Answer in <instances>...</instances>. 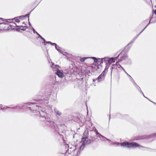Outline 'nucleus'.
<instances>
[{"label":"nucleus","instance_id":"a19ab883","mask_svg":"<svg viewBox=\"0 0 156 156\" xmlns=\"http://www.w3.org/2000/svg\"><path fill=\"white\" fill-rule=\"evenodd\" d=\"M104 138V139H106L107 140H108V141H109V140H109L108 139H107V138H106V137H105V138Z\"/></svg>","mask_w":156,"mask_h":156},{"label":"nucleus","instance_id":"f3484780","mask_svg":"<svg viewBox=\"0 0 156 156\" xmlns=\"http://www.w3.org/2000/svg\"><path fill=\"white\" fill-rule=\"evenodd\" d=\"M94 131L95 132L96 134L97 135H99V136H98V137H99L100 138V136H101V137H102L103 138H105V137L104 136H103L102 135H101V134H100L98 132V130L96 129H95V130H94Z\"/></svg>","mask_w":156,"mask_h":156},{"label":"nucleus","instance_id":"c9c22d12","mask_svg":"<svg viewBox=\"0 0 156 156\" xmlns=\"http://www.w3.org/2000/svg\"><path fill=\"white\" fill-rule=\"evenodd\" d=\"M46 42L47 43L50 44L51 45H52V44L53 43L50 41H47V42Z\"/></svg>","mask_w":156,"mask_h":156},{"label":"nucleus","instance_id":"aec40b11","mask_svg":"<svg viewBox=\"0 0 156 156\" xmlns=\"http://www.w3.org/2000/svg\"><path fill=\"white\" fill-rule=\"evenodd\" d=\"M8 108H10V107L6 106L3 107V106L2 105H0V109H6Z\"/></svg>","mask_w":156,"mask_h":156},{"label":"nucleus","instance_id":"4be33fe9","mask_svg":"<svg viewBox=\"0 0 156 156\" xmlns=\"http://www.w3.org/2000/svg\"><path fill=\"white\" fill-rule=\"evenodd\" d=\"M150 21L151 20H150L149 21V23L147 25V26L145 27L143 29V30L141 31L140 33L136 37V38L138 37V36L141 34V33L145 29V28L148 26V25H149V24L150 23Z\"/></svg>","mask_w":156,"mask_h":156},{"label":"nucleus","instance_id":"4c0bfd02","mask_svg":"<svg viewBox=\"0 0 156 156\" xmlns=\"http://www.w3.org/2000/svg\"><path fill=\"white\" fill-rule=\"evenodd\" d=\"M4 30V28L3 27L0 28V32L1 31V30Z\"/></svg>","mask_w":156,"mask_h":156},{"label":"nucleus","instance_id":"20e7f679","mask_svg":"<svg viewBox=\"0 0 156 156\" xmlns=\"http://www.w3.org/2000/svg\"><path fill=\"white\" fill-rule=\"evenodd\" d=\"M118 57H119V58L117 61V63H119L124 60H125L128 58L127 54L123 52H121L119 55Z\"/></svg>","mask_w":156,"mask_h":156},{"label":"nucleus","instance_id":"72a5a7b5","mask_svg":"<svg viewBox=\"0 0 156 156\" xmlns=\"http://www.w3.org/2000/svg\"><path fill=\"white\" fill-rule=\"evenodd\" d=\"M113 58H114L115 60V61L116 60H117L118 58V59L119 58V57H118V55L116 57H113Z\"/></svg>","mask_w":156,"mask_h":156},{"label":"nucleus","instance_id":"f8f14e48","mask_svg":"<svg viewBox=\"0 0 156 156\" xmlns=\"http://www.w3.org/2000/svg\"><path fill=\"white\" fill-rule=\"evenodd\" d=\"M66 148H68V151H69L70 152H71V151H73L75 149H74V148H75V147H73V150H72V147H69V146L68 144H66Z\"/></svg>","mask_w":156,"mask_h":156},{"label":"nucleus","instance_id":"2f4dec72","mask_svg":"<svg viewBox=\"0 0 156 156\" xmlns=\"http://www.w3.org/2000/svg\"><path fill=\"white\" fill-rule=\"evenodd\" d=\"M133 84L135 86V87L137 85L136 84V83H135V82H134V81L133 82H132Z\"/></svg>","mask_w":156,"mask_h":156},{"label":"nucleus","instance_id":"cd10ccee","mask_svg":"<svg viewBox=\"0 0 156 156\" xmlns=\"http://www.w3.org/2000/svg\"><path fill=\"white\" fill-rule=\"evenodd\" d=\"M122 70L124 71V72L127 74V75L129 76V78L130 76H131L129 75L125 71L124 69L123 68H122Z\"/></svg>","mask_w":156,"mask_h":156},{"label":"nucleus","instance_id":"79ce46f5","mask_svg":"<svg viewBox=\"0 0 156 156\" xmlns=\"http://www.w3.org/2000/svg\"><path fill=\"white\" fill-rule=\"evenodd\" d=\"M151 101V102H152V103H153L154 104H156V103H155V102H153V101Z\"/></svg>","mask_w":156,"mask_h":156},{"label":"nucleus","instance_id":"f257e3e1","mask_svg":"<svg viewBox=\"0 0 156 156\" xmlns=\"http://www.w3.org/2000/svg\"><path fill=\"white\" fill-rule=\"evenodd\" d=\"M114 144L121 145V146L123 147H126L128 148H135L137 147H143L138 144L135 142H124L120 144L118 142H115L114 143Z\"/></svg>","mask_w":156,"mask_h":156},{"label":"nucleus","instance_id":"58836bf2","mask_svg":"<svg viewBox=\"0 0 156 156\" xmlns=\"http://www.w3.org/2000/svg\"><path fill=\"white\" fill-rule=\"evenodd\" d=\"M25 16H19L18 17H19L20 18H21L24 17Z\"/></svg>","mask_w":156,"mask_h":156},{"label":"nucleus","instance_id":"9b49d317","mask_svg":"<svg viewBox=\"0 0 156 156\" xmlns=\"http://www.w3.org/2000/svg\"><path fill=\"white\" fill-rule=\"evenodd\" d=\"M119 63H117V62H116V63L112 65V67L111 68V74H112V73L114 69H117V64Z\"/></svg>","mask_w":156,"mask_h":156},{"label":"nucleus","instance_id":"7c9ffc66","mask_svg":"<svg viewBox=\"0 0 156 156\" xmlns=\"http://www.w3.org/2000/svg\"><path fill=\"white\" fill-rule=\"evenodd\" d=\"M129 78V79H130V81L132 82L134 81V80H133V78L131 76H130V77Z\"/></svg>","mask_w":156,"mask_h":156},{"label":"nucleus","instance_id":"c03bdc74","mask_svg":"<svg viewBox=\"0 0 156 156\" xmlns=\"http://www.w3.org/2000/svg\"><path fill=\"white\" fill-rule=\"evenodd\" d=\"M154 14L156 15V9L154 11Z\"/></svg>","mask_w":156,"mask_h":156},{"label":"nucleus","instance_id":"c756f323","mask_svg":"<svg viewBox=\"0 0 156 156\" xmlns=\"http://www.w3.org/2000/svg\"><path fill=\"white\" fill-rule=\"evenodd\" d=\"M136 87V88L138 90H140V87L138 85H137L135 87Z\"/></svg>","mask_w":156,"mask_h":156},{"label":"nucleus","instance_id":"393cba45","mask_svg":"<svg viewBox=\"0 0 156 156\" xmlns=\"http://www.w3.org/2000/svg\"><path fill=\"white\" fill-rule=\"evenodd\" d=\"M50 124L51 126H55V124L54 121H51L50 122Z\"/></svg>","mask_w":156,"mask_h":156},{"label":"nucleus","instance_id":"412c9836","mask_svg":"<svg viewBox=\"0 0 156 156\" xmlns=\"http://www.w3.org/2000/svg\"><path fill=\"white\" fill-rule=\"evenodd\" d=\"M150 21L151 20H150L149 21V23L147 25V26L145 27L143 29V30L141 31L140 33L136 37V38L138 37V36L141 34V33L145 29V28L148 26V25H149V24L150 23Z\"/></svg>","mask_w":156,"mask_h":156},{"label":"nucleus","instance_id":"dca6fc26","mask_svg":"<svg viewBox=\"0 0 156 156\" xmlns=\"http://www.w3.org/2000/svg\"><path fill=\"white\" fill-rule=\"evenodd\" d=\"M54 110L55 113L57 115L60 116L62 115V113L61 112L58 111L55 109H54Z\"/></svg>","mask_w":156,"mask_h":156},{"label":"nucleus","instance_id":"49530a36","mask_svg":"<svg viewBox=\"0 0 156 156\" xmlns=\"http://www.w3.org/2000/svg\"><path fill=\"white\" fill-rule=\"evenodd\" d=\"M96 80H97V79H96V80H93V81L94 82V81H95Z\"/></svg>","mask_w":156,"mask_h":156},{"label":"nucleus","instance_id":"f704fd0d","mask_svg":"<svg viewBox=\"0 0 156 156\" xmlns=\"http://www.w3.org/2000/svg\"><path fill=\"white\" fill-rule=\"evenodd\" d=\"M40 38L43 41L44 43L46 42L45 40L42 37H41Z\"/></svg>","mask_w":156,"mask_h":156},{"label":"nucleus","instance_id":"6ab92c4d","mask_svg":"<svg viewBox=\"0 0 156 156\" xmlns=\"http://www.w3.org/2000/svg\"><path fill=\"white\" fill-rule=\"evenodd\" d=\"M89 58V57L81 58H80V61L81 62H84L85 60Z\"/></svg>","mask_w":156,"mask_h":156},{"label":"nucleus","instance_id":"f03ea898","mask_svg":"<svg viewBox=\"0 0 156 156\" xmlns=\"http://www.w3.org/2000/svg\"><path fill=\"white\" fill-rule=\"evenodd\" d=\"M88 133L87 131H85L83 133V136L82 139V144L80 146V150H82L83 149L85 145L89 144L90 143V140L88 139Z\"/></svg>","mask_w":156,"mask_h":156},{"label":"nucleus","instance_id":"ddd939ff","mask_svg":"<svg viewBox=\"0 0 156 156\" xmlns=\"http://www.w3.org/2000/svg\"><path fill=\"white\" fill-rule=\"evenodd\" d=\"M115 62V60L113 58H109L108 60V66L110 65L112 63H114Z\"/></svg>","mask_w":156,"mask_h":156},{"label":"nucleus","instance_id":"423d86ee","mask_svg":"<svg viewBox=\"0 0 156 156\" xmlns=\"http://www.w3.org/2000/svg\"><path fill=\"white\" fill-rule=\"evenodd\" d=\"M14 19H4L2 18H0V26L4 24H7L8 23H11L12 22Z\"/></svg>","mask_w":156,"mask_h":156},{"label":"nucleus","instance_id":"ea45409f","mask_svg":"<svg viewBox=\"0 0 156 156\" xmlns=\"http://www.w3.org/2000/svg\"><path fill=\"white\" fill-rule=\"evenodd\" d=\"M20 29L22 30H26V28H25V29H24V28H23V29H21V28Z\"/></svg>","mask_w":156,"mask_h":156},{"label":"nucleus","instance_id":"473e14b6","mask_svg":"<svg viewBox=\"0 0 156 156\" xmlns=\"http://www.w3.org/2000/svg\"><path fill=\"white\" fill-rule=\"evenodd\" d=\"M10 26L16 27L17 26L15 23H13L12 25H10Z\"/></svg>","mask_w":156,"mask_h":156},{"label":"nucleus","instance_id":"4468645a","mask_svg":"<svg viewBox=\"0 0 156 156\" xmlns=\"http://www.w3.org/2000/svg\"><path fill=\"white\" fill-rule=\"evenodd\" d=\"M44 113H45V114H42V116L43 115H45V116H43V117H41V118H42V119H41L42 120H44V119H46V120L48 122H50V121H51V120L50 119V118H47L46 119L45 118V115H46V113L44 112Z\"/></svg>","mask_w":156,"mask_h":156},{"label":"nucleus","instance_id":"9d476101","mask_svg":"<svg viewBox=\"0 0 156 156\" xmlns=\"http://www.w3.org/2000/svg\"><path fill=\"white\" fill-rule=\"evenodd\" d=\"M56 74L58 77L61 78H63L64 76V75L62 73V71L59 69H58L56 71Z\"/></svg>","mask_w":156,"mask_h":156},{"label":"nucleus","instance_id":"a211bd4d","mask_svg":"<svg viewBox=\"0 0 156 156\" xmlns=\"http://www.w3.org/2000/svg\"><path fill=\"white\" fill-rule=\"evenodd\" d=\"M156 137V133H154L153 134H151L149 136H147V138L149 139L150 138H153Z\"/></svg>","mask_w":156,"mask_h":156},{"label":"nucleus","instance_id":"0eeeda50","mask_svg":"<svg viewBox=\"0 0 156 156\" xmlns=\"http://www.w3.org/2000/svg\"><path fill=\"white\" fill-rule=\"evenodd\" d=\"M99 59L101 60V62H100V64H103L104 63H105L106 66H108V60L109 58L108 57H105L103 58H101V59ZM109 67V66H108Z\"/></svg>","mask_w":156,"mask_h":156},{"label":"nucleus","instance_id":"37998d69","mask_svg":"<svg viewBox=\"0 0 156 156\" xmlns=\"http://www.w3.org/2000/svg\"><path fill=\"white\" fill-rule=\"evenodd\" d=\"M151 101V102H152V103H153L154 104H156V103H155V102H153V101Z\"/></svg>","mask_w":156,"mask_h":156},{"label":"nucleus","instance_id":"b1692460","mask_svg":"<svg viewBox=\"0 0 156 156\" xmlns=\"http://www.w3.org/2000/svg\"><path fill=\"white\" fill-rule=\"evenodd\" d=\"M89 58H91L95 62H98V59L95 57H89Z\"/></svg>","mask_w":156,"mask_h":156},{"label":"nucleus","instance_id":"de8ad7c7","mask_svg":"<svg viewBox=\"0 0 156 156\" xmlns=\"http://www.w3.org/2000/svg\"><path fill=\"white\" fill-rule=\"evenodd\" d=\"M29 25H30V23H29Z\"/></svg>","mask_w":156,"mask_h":156},{"label":"nucleus","instance_id":"1a4fd4ad","mask_svg":"<svg viewBox=\"0 0 156 156\" xmlns=\"http://www.w3.org/2000/svg\"><path fill=\"white\" fill-rule=\"evenodd\" d=\"M51 67L53 69V71H57V70L59 69V68H60L59 66L58 65H55L54 63L51 62Z\"/></svg>","mask_w":156,"mask_h":156},{"label":"nucleus","instance_id":"5701e85b","mask_svg":"<svg viewBox=\"0 0 156 156\" xmlns=\"http://www.w3.org/2000/svg\"><path fill=\"white\" fill-rule=\"evenodd\" d=\"M32 28L33 32L34 34H36L38 36V37L40 38L42 36H41L37 32H36L33 28L32 27Z\"/></svg>","mask_w":156,"mask_h":156},{"label":"nucleus","instance_id":"bb28decb","mask_svg":"<svg viewBox=\"0 0 156 156\" xmlns=\"http://www.w3.org/2000/svg\"><path fill=\"white\" fill-rule=\"evenodd\" d=\"M14 18V19H15V21L17 23H19L20 21L18 19H17V18ZM15 20V19H14ZM14 20H13V21Z\"/></svg>","mask_w":156,"mask_h":156},{"label":"nucleus","instance_id":"e433bc0d","mask_svg":"<svg viewBox=\"0 0 156 156\" xmlns=\"http://www.w3.org/2000/svg\"><path fill=\"white\" fill-rule=\"evenodd\" d=\"M80 151H79L76 154V155H78L79 154H80Z\"/></svg>","mask_w":156,"mask_h":156},{"label":"nucleus","instance_id":"2eb2a0df","mask_svg":"<svg viewBox=\"0 0 156 156\" xmlns=\"http://www.w3.org/2000/svg\"><path fill=\"white\" fill-rule=\"evenodd\" d=\"M52 45H54L55 46V48H56V50H57L58 52H61V50L60 49V47H59L58 46V45H57V44L55 43H53L52 44Z\"/></svg>","mask_w":156,"mask_h":156},{"label":"nucleus","instance_id":"a878e982","mask_svg":"<svg viewBox=\"0 0 156 156\" xmlns=\"http://www.w3.org/2000/svg\"><path fill=\"white\" fill-rule=\"evenodd\" d=\"M139 92H140V93L141 94H142L143 95V96H144V97H145V98H146V97L144 96V94L143 93V92L141 91V89H140V90H139ZM147 98V99L149 100L150 101V100L149 99H148V98Z\"/></svg>","mask_w":156,"mask_h":156},{"label":"nucleus","instance_id":"7ed1b4c3","mask_svg":"<svg viewBox=\"0 0 156 156\" xmlns=\"http://www.w3.org/2000/svg\"><path fill=\"white\" fill-rule=\"evenodd\" d=\"M33 105V106L32 107V108H31V107H28V106L27 107H28V108H29L31 110H33V111H35V112H33L34 113H36L37 114H35V115H38V116L40 115L41 117H42L43 118V115L42 116V114H45L44 112L42 111H41V112H40L37 111V110L39 109L40 108H41V107H39L38 105H37L36 104L33 103H30V104H28L27 105ZM44 116L45 115H44Z\"/></svg>","mask_w":156,"mask_h":156},{"label":"nucleus","instance_id":"c85d7f7f","mask_svg":"<svg viewBox=\"0 0 156 156\" xmlns=\"http://www.w3.org/2000/svg\"><path fill=\"white\" fill-rule=\"evenodd\" d=\"M122 68H122H123L120 65L117 64V68Z\"/></svg>","mask_w":156,"mask_h":156},{"label":"nucleus","instance_id":"a18cd8bd","mask_svg":"<svg viewBox=\"0 0 156 156\" xmlns=\"http://www.w3.org/2000/svg\"><path fill=\"white\" fill-rule=\"evenodd\" d=\"M68 154V152H66V154H65V155H66L67 154Z\"/></svg>","mask_w":156,"mask_h":156},{"label":"nucleus","instance_id":"39448f33","mask_svg":"<svg viewBox=\"0 0 156 156\" xmlns=\"http://www.w3.org/2000/svg\"><path fill=\"white\" fill-rule=\"evenodd\" d=\"M108 67L107 66L101 74L97 78V80H98V82H100L104 79V77L108 71Z\"/></svg>","mask_w":156,"mask_h":156},{"label":"nucleus","instance_id":"6e6552de","mask_svg":"<svg viewBox=\"0 0 156 156\" xmlns=\"http://www.w3.org/2000/svg\"><path fill=\"white\" fill-rule=\"evenodd\" d=\"M28 104H25L23 106H22L21 107L20 106H16L14 107H10V108L11 109H15L17 108L18 109H25V108H27V106Z\"/></svg>","mask_w":156,"mask_h":156}]
</instances>
